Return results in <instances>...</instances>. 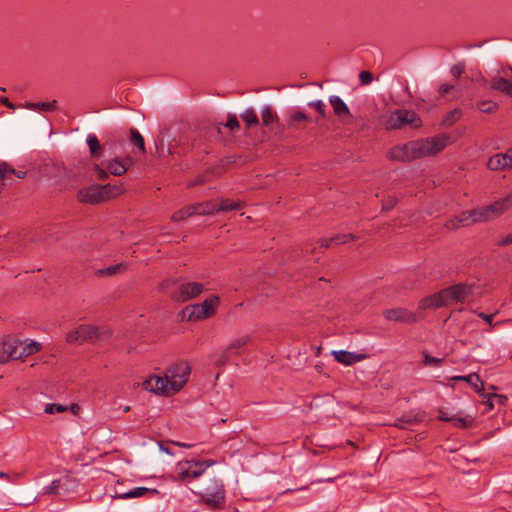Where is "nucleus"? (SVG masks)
Segmentation results:
<instances>
[{
  "label": "nucleus",
  "mask_w": 512,
  "mask_h": 512,
  "mask_svg": "<svg viewBox=\"0 0 512 512\" xmlns=\"http://www.w3.org/2000/svg\"><path fill=\"white\" fill-rule=\"evenodd\" d=\"M482 288L475 282H463L451 285L420 300L421 310L438 309L471 302L481 296Z\"/></svg>",
  "instance_id": "1"
},
{
  "label": "nucleus",
  "mask_w": 512,
  "mask_h": 512,
  "mask_svg": "<svg viewBox=\"0 0 512 512\" xmlns=\"http://www.w3.org/2000/svg\"><path fill=\"white\" fill-rule=\"evenodd\" d=\"M190 375L187 362H178L168 367L163 376L153 375L143 382L147 391L162 395H172L180 391Z\"/></svg>",
  "instance_id": "2"
},
{
  "label": "nucleus",
  "mask_w": 512,
  "mask_h": 512,
  "mask_svg": "<svg viewBox=\"0 0 512 512\" xmlns=\"http://www.w3.org/2000/svg\"><path fill=\"white\" fill-rule=\"evenodd\" d=\"M123 192L122 186L106 185H90L81 188L78 191L77 198L79 202L85 204H98L107 199L117 197Z\"/></svg>",
  "instance_id": "3"
},
{
  "label": "nucleus",
  "mask_w": 512,
  "mask_h": 512,
  "mask_svg": "<svg viewBox=\"0 0 512 512\" xmlns=\"http://www.w3.org/2000/svg\"><path fill=\"white\" fill-rule=\"evenodd\" d=\"M214 462L200 460H182L176 464L175 477L183 482H191L192 480L204 474Z\"/></svg>",
  "instance_id": "4"
},
{
  "label": "nucleus",
  "mask_w": 512,
  "mask_h": 512,
  "mask_svg": "<svg viewBox=\"0 0 512 512\" xmlns=\"http://www.w3.org/2000/svg\"><path fill=\"white\" fill-rule=\"evenodd\" d=\"M109 335L110 332L108 330L103 331L96 326L83 324L70 331L66 336V341L70 344H82L84 342H94Z\"/></svg>",
  "instance_id": "5"
},
{
  "label": "nucleus",
  "mask_w": 512,
  "mask_h": 512,
  "mask_svg": "<svg viewBox=\"0 0 512 512\" xmlns=\"http://www.w3.org/2000/svg\"><path fill=\"white\" fill-rule=\"evenodd\" d=\"M452 142L453 139L448 133H440L433 137L417 140L421 158L438 154Z\"/></svg>",
  "instance_id": "6"
},
{
  "label": "nucleus",
  "mask_w": 512,
  "mask_h": 512,
  "mask_svg": "<svg viewBox=\"0 0 512 512\" xmlns=\"http://www.w3.org/2000/svg\"><path fill=\"white\" fill-rule=\"evenodd\" d=\"M387 129H399L405 125L419 128L422 121L416 112L406 109H398L390 113L385 122Z\"/></svg>",
  "instance_id": "7"
},
{
  "label": "nucleus",
  "mask_w": 512,
  "mask_h": 512,
  "mask_svg": "<svg viewBox=\"0 0 512 512\" xmlns=\"http://www.w3.org/2000/svg\"><path fill=\"white\" fill-rule=\"evenodd\" d=\"M512 207V190L505 195L504 197L496 200L494 203L479 208L480 220L482 222H487L498 218L504 212H506L509 208Z\"/></svg>",
  "instance_id": "8"
},
{
  "label": "nucleus",
  "mask_w": 512,
  "mask_h": 512,
  "mask_svg": "<svg viewBox=\"0 0 512 512\" xmlns=\"http://www.w3.org/2000/svg\"><path fill=\"white\" fill-rule=\"evenodd\" d=\"M389 159L400 162H410L421 158L417 140L392 147L388 153Z\"/></svg>",
  "instance_id": "9"
},
{
  "label": "nucleus",
  "mask_w": 512,
  "mask_h": 512,
  "mask_svg": "<svg viewBox=\"0 0 512 512\" xmlns=\"http://www.w3.org/2000/svg\"><path fill=\"white\" fill-rule=\"evenodd\" d=\"M207 504L218 506L223 503L225 498V489L221 480L213 479L211 484L199 492Z\"/></svg>",
  "instance_id": "10"
},
{
  "label": "nucleus",
  "mask_w": 512,
  "mask_h": 512,
  "mask_svg": "<svg viewBox=\"0 0 512 512\" xmlns=\"http://www.w3.org/2000/svg\"><path fill=\"white\" fill-rule=\"evenodd\" d=\"M479 208L470 211H463L458 216L450 219L446 223L448 229H457L459 227L469 226L471 224L482 222L479 215Z\"/></svg>",
  "instance_id": "11"
},
{
  "label": "nucleus",
  "mask_w": 512,
  "mask_h": 512,
  "mask_svg": "<svg viewBox=\"0 0 512 512\" xmlns=\"http://www.w3.org/2000/svg\"><path fill=\"white\" fill-rule=\"evenodd\" d=\"M249 336H241L232 340L226 349L218 356L215 363L217 365H225L231 355H239L240 350L249 342Z\"/></svg>",
  "instance_id": "12"
},
{
  "label": "nucleus",
  "mask_w": 512,
  "mask_h": 512,
  "mask_svg": "<svg viewBox=\"0 0 512 512\" xmlns=\"http://www.w3.org/2000/svg\"><path fill=\"white\" fill-rule=\"evenodd\" d=\"M203 291V285L198 282H187L179 286L178 292L174 295V298L178 301H188L192 298L197 297Z\"/></svg>",
  "instance_id": "13"
},
{
  "label": "nucleus",
  "mask_w": 512,
  "mask_h": 512,
  "mask_svg": "<svg viewBox=\"0 0 512 512\" xmlns=\"http://www.w3.org/2000/svg\"><path fill=\"white\" fill-rule=\"evenodd\" d=\"M438 418L442 421L451 422L457 428H466L473 423V418L468 415H463L461 412L452 414L446 409H439Z\"/></svg>",
  "instance_id": "14"
},
{
  "label": "nucleus",
  "mask_w": 512,
  "mask_h": 512,
  "mask_svg": "<svg viewBox=\"0 0 512 512\" xmlns=\"http://www.w3.org/2000/svg\"><path fill=\"white\" fill-rule=\"evenodd\" d=\"M384 317L388 321L414 323L417 320L416 315L405 308H392L384 312Z\"/></svg>",
  "instance_id": "15"
},
{
  "label": "nucleus",
  "mask_w": 512,
  "mask_h": 512,
  "mask_svg": "<svg viewBox=\"0 0 512 512\" xmlns=\"http://www.w3.org/2000/svg\"><path fill=\"white\" fill-rule=\"evenodd\" d=\"M331 355L338 363L344 366H352L353 364L367 358L366 354L346 350H333Z\"/></svg>",
  "instance_id": "16"
},
{
  "label": "nucleus",
  "mask_w": 512,
  "mask_h": 512,
  "mask_svg": "<svg viewBox=\"0 0 512 512\" xmlns=\"http://www.w3.org/2000/svg\"><path fill=\"white\" fill-rule=\"evenodd\" d=\"M511 158L507 151L505 153H496L487 161V168L491 171L512 170Z\"/></svg>",
  "instance_id": "17"
},
{
  "label": "nucleus",
  "mask_w": 512,
  "mask_h": 512,
  "mask_svg": "<svg viewBox=\"0 0 512 512\" xmlns=\"http://www.w3.org/2000/svg\"><path fill=\"white\" fill-rule=\"evenodd\" d=\"M13 176H16L19 179H23L26 176V172L21 170H15L7 162H0V181L2 185H11L13 182Z\"/></svg>",
  "instance_id": "18"
},
{
  "label": "nucleus",
  "mask_w": 512,
  "mask_h": 512,
  "mask_svg": "<svg viewBox=\"0 0 512 512\" xmlns=\"http://www.w3.org/2000/svg\"><path fill=\"white\" fill-rule=\"evenodd\" d=\"M40 344L35 341H30L29 343L20 341L17 339V345L14 349L13 359H21L32 355L40 350Z\"/></svg>",
  "instance_id": "19"
},
{
  "label": "nucleus",
  "mask_w": 512,
  "mask_h": 512,
  "mask_svg": "<svg viewBox=\"0 0 512 512\" xmlns=\"http://www.w3.org/2000/svg\"><path fill=\"white\" fill-rule=\"evenodd\" d=\"M17 345V339L6 336L0 340V364L6 363L13 359L14 349Z\"/></svg>",
  "instance_id": "20"
},
{
  "label": "nucleus",
  "mask_w": 512,
  "mask_h": 512,
  "mask_svg": "<svg viewBox=\"0 0 512 512\" xmlns=\"http://www.w3.org/2000/svg\"><path fill=\"white\" fill-rule=\"evenodd\" d=\"M74 483V481L65 476L60 479L53 480L49 485L43 488L44 494H61L62 491H68L69 487Z\"/></svg>",
  "instance_id": "21"
},
{
  "label": "nucleus",
  "mask_w": 512,
  "mask_h": 512,
  "mask_svg": "<svg viewBox=\"0 0 512 512\" xmlns=\"http://www.w3.org/2000/svg\"><path fill=\"white\" fill-rule=\"evenodd\" d=\"M193 215L208 216L217 212L216 201L209 200L191 205Z\"/></svg>",
  "instance_id": "22"
},
{
  "label": "nucleus",
  "mask_w": 512,
  "mask_h": 512,
  "mask_svg": "<svg viewBox=\"0 0 512 512\" xmlns=\"http://www.w3.org/2000/svg\"><path fill=\"white\" fill-rule=\"evenodd\" d=\"M357 239H358V237L352 233L338 234L334 237L321 239L320 245H321V247L329 248L333 245H341V244H345V243H348L350 241L357 240Z\"/></svg>",
  "instance_id": "23"
},
{
  "label": "nucleus",
  "mask_w": 512,
  "mask_h": 512,
  "mask_svg": "<svg viewBox=\"0 0 512 512\" xmlns=\"http://www.w3.org/2000/svg\"><path fill=\"white\" fill-rule=\"evenodd\" d=\"M149 492L157 493V490H155V489L151 490L147 487H135L127 492H116V494H114L113 497L116 499L138 498V497H142L143 495H145Z\"/></svg>",
  "instance_id": "24"
},
{
  "label": "nucleus",
  "mask_w": 512,
  "mask_h": 512,
  "mask_svg": "<svg viewBox=\"0 0 512 512\" xmlns=\"http://www.w3.org/2000/svg\"><path fill=\"white\" fill-rule=\"evenodd\" d=\"M491 88L500 91L512 98V81L503 77H496L491 80Z\"/></svg>",
  "instance_id": "25"
},
{
  "label": "nucleus",
  "mask_w": 512,
  "mask_h": 512,
  "mask_svg": "<svg viewBox=\"0 0 512 512\" xmlns=\"http://www.w3.org/2000/svg\"><path fill=\"white\" fill-rule=\"evenodd\" d=\"M245 206L242 201H235L228 198L221 199L219 202L216 201L217 212H229L234 210H240Z\"/></svg>",
  "instance_id": "26"
},
{
  "label": "nucleus",
  "mask_w": 512,
  "mask_h": 512,
  "mask_svg": "<svg viewBox=\"0 0 512 512\" xmlns=\"http://www.w3.org/2000/svg\"><path fill=\"white\" fill-rule=\"evenodd\" d=\"M184 317L188 321H199L208 318L206 313L201 309L199 304L187 306L183 311Z\"/></svg>",
  "instance_id": "27"
},
{
  "label": "nucleus",
  "mask_w": 512,
  "mask_h": 512,
  "mask_svg": "<svg viewBox=\"0 0 512 512\" xmlns=\"http://www.w3.org/2000/svg\"><path fill=\"white\" fill-rule=\"evenodd\" d=\"M24 107L26 109L33 110V111L52 112L57 107V101L56 100H52V101H49V102H38V103L26 102L24 104Z\"/></svg>",
  "instance_id": "28"
},
{
  "label": "nucleus",
  "mask_w": 512,
  "mask_h": 512,
  "mask_svg": "<svg viewBox=\"0 0 512 512\" xmlns=\"http://www.w3.org/2000/svg\"><path fill=\"white\" fill-rule=\"evenodd\" d=\"M329 102L333 107V111L337 116L350 115V110L346 103L337 95H332Z\"/></svg>",
  "instance_id": "29"
},
{
  "label": "nucleus",
  "mask_w": 512,
  "mask_h": 512,
  "mask_svg": "<svg viewBox=\"0 0 512 512\" xmlns=\"http://www.w3.org/2000/svg\"><path fill=\"white\" fill-rule=\"evenodd\" d=\"M452 380L464 381V383H469L477 392H480L483 387V383L478 374L476 373H471L465 376H454L452 377Z\"/></svg>",
  "instance_id": "30"
},
{
  "label": "nucleus",
  "mask_w": 512,
  "mask_h": 512,
  "mask_svg": "<svg viewBox=\"0 0 512 512\" xmlns=\"http://www.w3.org/2000/svg\"><path fill=\"white\" fill-rule=\"evenodd\" d=\"M198 304L201 306V309L206 313L207 317L210 318L216 312V308L219 304V297L213 295L205 299L202 303Z\"/></svg>",
  "instance_id": "31"
},
{
  "label": "nucleus",
  "mask_w": 512,
  "mask_h": 512,
  "mask_svg": "<svg viewBox=\"0 0 512 512\" xmlns=\"http://www.w3.org/2000/svg\"><path fill=\"white\" fill-rule=\"evenodd\" d=\"M478 317L483 319L486 323L489 324V327L486 329V332L491 333L495 327L501 326L503 324L512 323V319H506L502 321L493 322V318L495 314H486L484 312H478Z\"/></svg>",
  "instance_id": "32"
},
{
  "label": "nucleus",
  "mask_w": 512,
  "mask_h": 512,
  "mask_svg": "<svg viewBox=\"0 0 512 512\" xmlns=\"http://www.w3.org/2000/svg\"><path fill=\"white\" fill-rule=\"evenodd\" d=\"M87 145L93 157L99 158L101 156L102 146L95 134H89L87 136Z\"/></svg>",
  "instance_id": "33"
},
{
  "label": "nucleus",
  "mask_w": 512,
  "mask_h": 512,
  "mask_svg": "<svg viewBox=\"0 0 512 512\" xmlns=\"http://www.w3.org/2000/svg\"><path fill=\"white\" fill-rule=\"evenodd\" d=\"M127 169L128 168L126 164L119 159H113L107 165V170L115 176H121L125 174Z\"/></svg>",
  "instance_id": "34"
},
{
  "label": "nucleus",
  "mask_w": 512,
  "mask_h": 512,
  "mask_svg": "<svg viewBox=\"0 0 512 512\" xmlns=\"http://www.w3.org/2000/svg\"><path fill=\"white\" fill-rule=\"evenodd\" d=\"M461 116H462L461 109L455 108L452 111L448 112L444 116V118L442 120V125L445 126V127H450L454 123H456L461 118Z\"/></svg>",
  "instance_id": "35"
},
{
  "label": "nucleus",
  "mask_w": 512,
  "mask_h": 512,
  "mask_svg": "<svg viewBox=\"0 0 512 512\" xmlns=\"http://www.w3.org/2000/svg\"><path fill=\"white\" fill-rule=\"evenodd\" d=\"M125 269H126L125 264L119 263L116 265L109 266L105 269H100L96 272V274L98 276H111V275H115L118 273H122L125 271Z\"/></svg>",
  "instance_id": "36"
},
{
  "label": "nucleus",
  "mask_w": 512,
  "mask_h": 512,
  "mask_svg": "<svg viewBox=\"0 0 512 512\" xmlns=\"http://www.w3.org/2000/svg\"><path fill=\"white\" fill-rule=\"evenodd\" d=\"M191 216H194V215L192 213L191 205H189V206H186V207L174 212L171 216V220L174 222H180V221H183Z\"/></svg>",
  "instance_id": "37"
},
{
  "label": "nucleus",
  "mask_w": 512,
  "mask_h": 512,
  "mask_svg": "<svg viewBox=\"0 0 512 512\" xmlns=\"http://www.w3.org/2000/svg\"><path fill=\"white\" fill-rule=\"evenodd\" d=\"M242 120L246 123L247 127L255 126L259 123L258 117L252 108H248L242 115Z\"/></svg>",
  "instance_id": "38"
},
{
  "label": "nucleus",
  "mask_w": 512,
  "mask_h": 512,
  "mask_svg": "<svg viewBox=\"0 0 512 512\" xmlns=\"http://www.w3.org/2000/svg\"><path fill=\"white\" fill-rule=\"evenodd\" d=\"M478 109L487 114L495 113L498 110V104L491 100H483L478 103Z\"/></svg>",
  "instance_id": "39"
},
{
  "label": "nucleus",
  "mask_w": 512,
  "mask_h": 512,
  "mask_svg": "<svg viewBox=\"0 0 512 512\" xmlns=\"http://www.w3.org/2000/svg\"><path fill=\"white\" fill-rule=\"evenodd\" d=\"M131 134V142L136 145L141 152H145V142L143 136L139 133L137 129L132 128L130 130Z\"/></svg>",
  "instance_id": "40"
},
{
  "label": "nucleus",
  "mask_w": 512,
  "mask_h": 512,
  "mask_svg": "<svg viewBox=\"0 0 512 512\" xmlns=\"http://www.w3.org/2000/svg\"><path fill=\"white\" fill-rule=\"evenodd\" d=\"M261 118L263 125L269 126L275 121L276 115L270 106H265L261 111Z\"/></svg>",
  "instance_id": "41"
},
{
  "label": "nucleus",
  "mask_w": 512,
  "mask_h": 512,
  "mask_svg": "<svg viewBox=\"0 0 512 512\" xmlns=\"http://www.w3.org/2000/svg\"><path fill=\"white\" fill-rule=\"evenodd\" d=\"M67 411V407L57 403L46 404L44 412L47 414L62 413Z\"/></svg>",
  "instance_id": "42"
},
{
  "label": "nucleus",
  "mask_w": 512,
  "mask_h": 512,
  "mask_svg": "<svg viewBox=\"0 0 512 512\" xmlns=\"http://www.w3.org/2000/svg\"><path fill=\"white\" fill-rule=\"evenodd\" d=\"M465 71V65L464 63H457L455 65H453L450 69V73L453 77H455L456 79L460 78L461 75L464 73Z\"/></svg>",
  "instance_id": "43"
},
{
  "label": "nucleus",
  "mask_w": 512,
  "mask_h": 512,
  "mask_svg": "<svg viewBox=\"0 0 512 512\" xmlns=\"http://www.w3.org/2000/svg\"><path fill=\"white\" fill-rule=\"evenodd\" d=\"M225 126L229 128L230 130H235L240 128L239 121L237 120L236 115L234 114H228L227 122L225 123Z\"/></svg>",
  "instance_id": "44"
},
{
  "label": "nucleus",
  "mask_w": 512,
  "mask_h": 512,
  "mask_svg": "<svg viewBox=\"0 0 512 512\" xmlns=\"http://www.w3.org/2000/svg\"><path fill=\"white\" fill-rule=\"evenodd\" d=\"M308 106L315 108L322 117L325 116L326 105L324 104V102L322 100L311 101L308 103Z\"/></svg>",
  "instance_id": "45"
},
{
  "label": "nucleus",
  "mask_w": 512,
  "mask_h": 512,
  "mask_svg": "<svg viewBox=\"0 0 512 512\" xmlns=\"http://www.w3.org/2000/svg\"><path fill=\"white\" fill-rule=\"evenodd\" d=\"M359 80H360L361 84L368 85L372 82L373 77L369 71L364 70V71L360 72Z\"/></svg>",
  "instance_id": "46"
},
{
  "label": "nucleus",
  "mask_w": 512,
  "mask_h": 512,
  "mask_svg": "<svg viewBox=\"0 0 512 512\" xmlns=\"http://www.w3.org/2000/svg\"><path fill=\"white\" fill-rule=\"evenodd\" d=\"M441 362H442V359L436 358V357H432L429 354L424 353V360H423L424 365H427V366L428 365H435V366H437Z\"/></svg>",
  "instance_id": "47"
},
{
  "label": "nucleus",
  "mask_w": 512,
  "mask_h": 512,
  "mask_svg": "<svg viewBox=\"0 0 512 512\" xmlns=\"http://www.w3.org/2000/svg\"><path fill=\"white\" fill-rule=\"evenodd\" d=\"M455 86L453 84H447L444 83L439 87V95L444 96L446 94H449L452 90H454Z\"/></svg>",
  "instance_id": "48"
},
{
  "label": "nucleus",
  "mask_w": 512,
  "mask_h": 512,
  "mask_svg": "<svg viewBox=\"0 0 512 512\" xmlns=\"http://www.w3.org/2000/svg\"><path fill=\"white\" fill-rule=\"evenodd\" d=\"M512 244V232L501 237V239L498 242L499 246H508Z\"/></svg>",
  "instance_id": "49"
},
{
  "label": "nucleus",
  "mask_w": 512,
  "mask_h": 512,
  "mask_svg": "<svg viewBox=\"0 0 512 512\" xmlns=\"http://www.w3.org/2000/svg\"><path fill=\"white\" fill-rule=\"evenodd\" d=\"M292 120L293 121H304V120H307V116L304 112L302 111H296L293 115H292Z\"/></svg>",
  "instance_id": "50"
},
{
  "label": "nucleus",
  "mask_w": 512,
  "mask_h": 512,
  "mask_svg": "<svg viewBox=\"0 0 512 512\" xmlns=\"http://www.w3.org/2000/svg\"><path fill=\"white\" fill-rule=\"evenodd\" d=\"M95 170L99 179L104 180L107 178V172L99 165L95 166Z\"/></svg>",
  "instance_id": "51"
},
{
  "label": "nucleus",
  "mask_w": 512,
  "mask_h": 512,
  "mask_svg": "<svg viewBox=\"0 0 512 512\" xmlns=\"http://www.w3.org/2000/svg\"><path fill=\"white\" fill-rule=\"evenodd\" d=\"M0 103L4 106H6L9 109H15L16 106L7 98V97H1Z\"/></svg>",
  "instance_id": "52"
},
{
  "label": "nucleus",
  "mask_w": 512,
  "mask_h": 512,
  "mask_svg": "<svg viewBox=\"0 0 512 512\" xmlns=\"http://www.w3.org/2000/svg\"><path fill=\"white\" fill-rule=\"evenodd\" d=\"M79 410H80V407H79V405H78V404H75V403L71 404V406H70V411H71L73 414H77Z\"/></svg>",
  "instance_id": "53"
},
{
  "label": "nucleus",
  "mask_w": 512,
  "mask_h": 512,
  "mask_svg": "<svg viewBox=\"0 0 512 512\" xmlns=\"http://www.w3.org/2000/svg\"><path fill=\"white\" fill-rule=\"evenodd\" d=\"M0 479H7V480H9L10 476L7 473H5V472H1L0 473Z\"/></svg>",
  "instance_id": "54"
},
{
  "label": "nucleus",
  "mask_w": 512,
  "mask_h": 512,
  "mask_svg": "<svg viewBox=\"0 0 512 512\" xmlns=\"http://www.w3.org/2000/svg\"><path fill=\"white\" fill-rule=\"evenodd\" d=\"M176 445L180 446V447H184V448H191L192 445L191 444H185V443H175Z\"/></svg>",
  "instance_id": "55"
},
{
  "label": "nucleus",
  "mask_w": 512,
  "mask_h": 512,
  "mask_svg": "<svg viewBox=\"0 0 512 512\" xmlns=\"http://www.w3.org/2000/svg\"><path fill=\"white\" fill-rule=\"evenodd\" d=\"M394 204H395V202H394V201H393V202H391V203H388V205H384V206H383V209L388 210V209H390L391 207H393V205H394Z\"/></svg>",
  "instance_id": "56"
},
{
  "label": "nucleus",
  "mask_w": 512,
  "mask_h": 512,
  "mask_svg": "<svg viewBox=\"0 0 512 512\" xmlns=\"http://www.w3.org/2000/svg\"><path fill=\"white\" fill-rule=\"evenodd\" d=\"M129 410H130V407H129V406H126V407L124 408V411H125V412H128Z\"/></svg>",
  "instance_id": "57"
},
{
  "label": "nucleus",
  "mask_w": 512,
  "mask_h": 512,
  "mask_svg": "<svg viewBox=\"0 0 512 512\" xmlns=\"http://www.w3.org/2000/svg\"><path fill=\"white\" fill-rule=\"evenodd\" d=\"M0 91L5 92L6 89L4 87H0Z\"/></svg>",
  "instance_id": "58"
},
{
  "label": "nucleus",
  "mask_w": 512,
  "mask_h": 512,
  "mask_svg": "<svg viewBox=\"0 0 512 512\" xmlns=\"http://www.w3.org/2000/svg\"><path fill=\"white\" fill-rule=\"evenodd\" d=\"M116 492H125V491H124V489H121V491L116 490V491H115V493H116Z\"/></svg>",
  "instance_id": "59"
}]
</instances>
